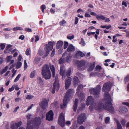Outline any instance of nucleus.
<instances>
[{"label":"nucleus","mask_w":129,"mask_h":129,"mask_svg":"<svg viewBox=\"0 0 129 129\" xmlns=\"http://www.w3.org/2000/svg\"><path fill=\"white\" fill-rule=\"evenodd\" d=\"M104 100L106 103V106L103 105L100 102H94L92 97L89 96L88 97L86 100V105L87 106L90 105L89 107V109L91 111H92L94 109L100 111L104 109L107 110L111 113H113L114 112V110L111 102V96L108 92H105L104 96Z\"/></svg>","instance_id":"nucleus-1"},{"label":"nucleus","mask_w":129,"mask_h":129,"mask_svg":"<svg viewBox=\"0 0 129 129\" xmlns=\"http://www.w3.org/2000/svg\"><path fill=\"white\" fill-rule=\"evenodd\" d=\"M74 92V90L73 89H70L68 91L63 99V103L60 105L61 108H64L66 107L68 102L72 98Z\"/></svg>","instance_id":"nucleus-2"},{"label":"nucleus","mask_w":129,"mask_h":129,"mask_svg":"<svg viewBox=\"0 0 129 129\" xmlns=\"http://www.w3.org/2000/svg\"><path fill=\"white\" fill-rule=\"evenodd\" d=\"M42 73L43 77L45 79H49L51 78V74L48 65H45L42 68Z\"/></svg>","instance_id":"nucleus-3"},{"label":"nucleus","mask_w":129,"mask_h":129,"mask_svg":"<svg viewBox=\"0 0 129 129\" xmlns=\"http://www.w3.org/2000/svg\"><path fill=\"white\" fill-rule=\"evenodd\" d=\"M72 56L71 54H68L66 52L62 55V57L59 60V63L60 64L62 63L65 62H70L71 60Z\"/></svg>","instance_id":"nucleus-4"},{"label":"nucleus","mask_w":129,"mask_h":129,"mask_svg":"<svg viewBox=\"0 0 129 129\" xmlns=\"http://www.w3.org/2000/svg\"><path fill=\"white\" fill-rule=\"evenodd\" d=\"M53 44H55L54 42H50L48 43V44H46L45 45V53L43 56L44 58L46 57L49 53L50 50H51L53 48Z\"/></svg>","instance_id":"nucleus-5"},{"label":"nucleus","mask_w":129,"mask_h":129,"mask_svg":"<svg viewBox=\"0 0 129 129\" xmlns=\"http://www.w3.org/2000/svg\"><path fill=\"white\" fill-rule=\"evenodd\" d=\"M71 73V69L69 68L66 72V75L68 78L66 79L65 82V87L66 89H68L71 83L72 79L69 77Z\"/></svg>","instance_id":"nucleus-6"},{"label":"nucleus","mask_w":129,"mask_h":129,"mask_svg":"<svg viewBox=\"0 0 129 129\" xmlns=\"http://www.w3.org/2000/svg\"><path fill=\"white\" fill-rule=\"evenodd\" d=\"M101 89V87L97 86L95 88H91L89 89L91 93L93 94L95 97L98 98L99 96L100 93Z\"/></svg>","instance_id":"nucleus-7"},{"label":"nucleus","mask_w":129,"mask_h":129,"mask_svg":"<svg viewBox=\"0 0 129 129\" xmlns=\"http://www.w3.org/2000/svg\"><path fill=\"white\" fill-rule=\"evenodd\" d=\"M86 119V115L85 114L82 113L78 116L77 118V122L80 124H82L84 122Z\"/></svg>","instance_id":"nucleus-8"},{"label":"nucleus","mask_w":129,"mask_h":129,"mask_svg":"<svg viewBox=\"0 0 129 129\" xmlns=\"http://www.w3.org/2000/svg\"><path fill=\"white\" fill-rule=\"evenodd\" d=\"M58 76L56 75L55 80V82L53 84V87L52 92L53 93H54L55 92V89H56L57 91L58 90L59 86V81L58 80Z\"/></svg>","instance_id":"nucleus-9"},{"label":"nucleus","mask_w":129,"mask_h":129,"mask_svg":"<svg viewBox=\"0 0 129 129\" xmlns=\"http://www.w3.org/2000/svg\"><path fill=\"white\" fill-rule=\"evenodd\" d=\"M58 122L59 124L62 127L65 125V119L64 115L62 113H61L59 115Z\"/></svg>","instance_id":"nucleus-10"},{"label":"nucleus","mask_w":129,"mask_h":129,"mask_svg":"<svg viewBox=\"0 0 129 129\" xmlns=\"http://www.w3.org/2000/svg\"><path fill=\"white\" fill-rule=\"evenodd\" d=\"M112 85H113L112 83L110 82L105 83L103 85L102 88V90L104 91L106 90H109Z\"/></svg>","instance_id":"nucleus-11"},{"label":"nucleus","mask_w":129,"mask_h":129,"mask_svg":"<svg viewBox=\"0 0 129 129\" xmlns=\"http://www.w3.org/2000/svg\"><path fill=\"white\" fill-rule=\"evenodd\" d=\"M22 122L19 121L18 122L15 123L14 122H12L11 123V129H16L20 126L22 124Z\"/></svg>","instance_id":"nucleus-12"},{"label":"nucleus","mask_w":129,"mask_h":129,"mask_svg":"<svg viewBox=\"0 0 129 129\" xmlns=\"http://www.w3.org/2000/svg\"><path fill=\"white\" fill-rule=\"evenodd\" d=\"M60 74L62 76V79L64 80L66 77L65 70L64 66L62 65H61L60 69Z\"/></svg>","instance_id":"nucleus-13"},{"label":"nucleus","mask_w":129,"mask_h":129,"mask_svg":"<svg viewBox=\"0 0 129 129\" xmlns=\"http://www.w3.org/2000/svg\"><path fill=\"white\" fill-rule=\"evenodd\" d=\"M39 105L43 109L46 108L48 105V102L47 99H43L41 102L40 103Z\"/></svg>","instance_id":"nucleus-14"},{"label":"nucleus","mask_w":129,"mask_h":129,"mask_svg":"<svg viewBox=\"0 0 129 129\" xmlns=\"http://www.w3.org/2000/svg\"><path fill=\"white\" fill-rule=\"evenodd\" d=\"M53 113L52 111L50 110L46 114V119L49 121H52L53 118Z\"/></svg>","instance_id":"nucleus-15"},{"label":"nucleus","mask_w":129,"mask_h":129,"mask_svg":"<svg viewBox=\"0 0 129 129\" xmlns=\"http://www.w3.org/2000/svg\"><path fill=\"white\" fill-rule=\"evenodd\" d=\"M77 66L78 69L80 70H83V69L81 68V67H84L83 66L84 65L85 63V61L84 60H81L80 61H77Z\"/></svg>","instance_id":"nucleus-16"},{"label":"nucleus","mask_w":129,"mask_h":129,"mask_svg":"<svg viewBox=\"0 0 129 129\" xmlns=\"http://www.w3.org/2000/svg\"><path fill=\"white\" fill-rule=\"evenodd\" d=\"M33 122L35 126H36L37 128L41 124L40 118L39 117L36 118Z\"/></svg>","instance_id":"nucleus-17"},{"label":"nucleus","mask_w":129,"mask_h":129,"mask_svg":"<svg viewBox=\"0 0 129 129\" xmlns=\"http://www.w3.org/2000/svg\"><path fill=\"white\" fill-rule=\"evenodd\" d=\"M120 113L121 114H124L128 111V110L127 108L121 106L119 109Z\"/></svg>","instance_id":"nucleus-18"},{"label":"nucleus","mask_w":129,"mask_h":129,"mask_svg":"<svg viewBox=\"0 0 129 129\" xmlns=\"http://www.w3.org/2000/svg\"><path fill=\"white\" fill-rule=\"evenodd\" d=\"M12 49V46L11 45H8L6 47V49L4 51V53L6 54L9 53Z\"/></svg>","instance_id":"nucleus-19"},{"label":"nucleus","mask_w":129,"mask_h":129,"mask_svg":"<svg viewBox=\"0 0 129 129\" xmlns=\"http://www.w3.org/2000/svg\"><path fill=\"white\" fill-rule=\"evenodd\" d=\"M75 50L74 46L71 44H69L67 50L69 52H71L74 51Z\"/></svg>","instance_id":"nucleus-20"},{"label":"nucleus","mask_w":129,"mask_h":129,"mask_svg":"<svg viewBox=\"0 0 129 129\" xmlns=\"http://www.w3.org/2000/svg\"><path fill=\"white\" fill-rule=\"evenodd\" d=\"M84 56V54L82 52L80 51H76L75 57L76 58H79L80 57H83Z\"/></svg>","instance_id":"nucleus-21"},{"label":"nucleus","mask_w":129,"mask_h":129,"mask_svg":"<svg viewBox=\"0 0 129 129\" xmlns=\"http://www.w3.org/2000/svg\"><path fill=\"white\" fill-rule=\"evenodd\" d=\"M95 64L94 62H92L90 63L89 67L88 69V71H91L94 69L95 67Z\"/></svg>","instance_id":"nucleus-22"},{"label":"nucleus","mask_w":129,"mask_h":129,"mask_svg":"<svg viewBox=\"0 0 129 129\" xmlns=\"http://www.w3.org/2000/svg\"><path fill=\"white\" fill-rule=\"evenodd\" d=\"M50 68L52 72V76L54 77L55 76V68L53 65H50Z\"/></svg>","instance_id":"nucleus-23"},{"label":"nucleus","mask_w":129,"mask_h":129,"mask_svg":"<svg viewBox=\"0 0 129 129\" xmlns=\"http://www.w3.org/2000/svg\"><path fill=\"white\" fill-rule=\"evenodd\" d=\"M78 102V100L77 99H76L74 102V104L73 105V109L75 111L76 110L77 107V104Z\"/></svg>","instance_id":"nucleus-24"},{"label":"nucleus","mask_w":129,"mask_h":129,"mask_svg":"<svg viewBox=\"0 0 129 129\" xmlns=\"http://www.w3.org/2000/svg\"><path fill=\"white\" fill-rule=\"evenodd\" d=\"M115 121L117 124V129H122L121 124H120L119 121L116 119H115Z\"/></svg>","instance_id":"nucleus-25"},{"label":"nucleus","mask_w":129,"mask_h":129,"mask_svg":"<svg viewBox=\"0 0 129 129\" xmlns=\"http://www.w3.org/2000/svg\"><path fill=\"white\" fill-rule=\"evenodd\" d=\"M85 95L84 93H81L79 95V97L81 101H83L85 100Z\"/></svg>","instance_id":"nucleus-26"},{"label":"nucleus","mask_w":129,"mask_h":129,"mask_svg":"<svg viewBox=\"0 0 129 129\" xmlns=\"http://www.w3.org/2000/svg\"><path fill=\"white\" fill-rule=\"evenodd\" d=\"M12 58V56H8L6 58V60L7 62L10 61L11 63H13L14 62V60H11Z\"/></svg>","instance_id":"nucleus-27"},{"label":"nucleus","mask_w":129,"mask_h":129,"mask_svg":"<svg viewBox=\"0 0 129 129\" xmlns=\"http://www.w3.org/2000/svg\"><path fill=\"white\" fill-rule=\"evenodd\" d=\"M96 18L98 20L101 19L104 20H105L106 18V17L102 15H97L96 16Z\"/></svg>","instance_id":"nucleus-28"},{"label":"nucleus","mask_w":129,"mask_h":129,"mask_svg":"<svg viewBox=\"0 0 129 129\" xmlns=\"http://www.w3.org/2000/svg\"><path fill=\"white\" fill-rule=\"evenodd\" d=\"M63 44V42L61 41H59L57 42L56 44L57 48L59 49L61 47Z\"/></svg>","instance_id":"nucleus-29"},{"label":"nucleus","mask_w":129,"mask_h":129,"mask_svg":"<svg viewBox=\"0 0 129 129\" xmlns=\"http://www.w3.org/2000/svg\"><path fill=\"white\" fill-rule=\"evenodd\" d=\"M83 88V86L82 84H79V85L78 87L77 88V94H78L79 92H80V91Z\"/></svg>","instance_id":"nucleus-30"},{"label":"nucleus","mask_w":129,"mask_h":129,"mask_svg":"<svg viewBox=\"0 0 129 129\" xmlns=\"http://www.w3.org/2000/svg\"><path fill=\"white\" fill-rule=\"evenodd\" d=\"M74 84L75 85L79 83V82L77 77H74Z\"/></svg>","instance_id":"nucleus-31"},{"label":"nucleus","mask_w":129,"mask_h":129,"mask_svg":"<svg viewBox=\"0 0 129 129\" xmlns=\"http://www.w3.org/2000/svg\"><path fill=\"white\" fill-rule=\"evenodd\" d=\"M12 53H14L13 57H16L18 54V51L16 49L13 50L12 52Z\"/></svg>","instance_id":"nucleus-32"},{"label":"nucleus","mask_w":129,"mask_h":129,"mask_svg":"<svg viewBox=\"0 0 129 129\" xmlns=\"http://www.w3.org/2000/svg\"><path fill=\"white\" fill-rule=\"evenodd\" d=\"M38 79L40 85L41 86H43L44 85V83L42 78H39Z\"/></svg>","instance_id":"nucleus-33"},{"label":"nucleus","mask_w":129,"mask_h":129,"mask_svg":"<svg viewBox=\"0 0 129 129\" xmlns=\"http://www.w3.org/2000/svg\"><path fill=\"white\" fill-rule=\"evenodd\" d=\"M41 8L42 12L44 13V10L46 9V6L44 5H43L41 6Z\"/></svg>","instance_id":"nucleus-34"},{"label":"nucleus","mask_w":129,"mask_h":129,"mask_svg":"<svg viewBox=\"0 0 129 129\" xmlns=\"http://www.w3.org/2000/svg\"><path fill=\"white\" fill-rule=\"evenodd\" d=\"M101 69V67L99 65H97L95 68V70L98 71H100Z\"/></svg>","instance_id":"nucleus-35"},{"label":"nucleus","mask_w":129,"mask_h":129,"mask_svg":"<svg viewBox=\"0 0 129 129\" xmlns=\"http://www.w3.org/2000/svg\"><path fill=\"white\" fill-rule=\"evenodd\" d=\"M36 72L35 71H33L31 73L30 75V77L32 78L34 77L35 75Z\"/></svg>","instance_id":"nucleus-36"},{"label":"nucleus","mask_w":129,"mask_h":129,"mask_svg":"<svg viewBox=\"0 0 129 129\" xmlns=\"http://www.w3.org/2000/svg\"><path fill=\"white\" fill-rule=\"evenodd\" d=\"M21 75L20 74H19L16 77L15 79H14V82H16L18 81L19 78H20Z\"/></svg>","instance_id":"nucleus-37"},{"label":"nucleus","mask_w":129,"mask_h":129,"mask_svg":"<svg viewBox=\"0 0 129 129\" xmlns=\"http://www.w3.org/2000/svg\"><path fill=\"white\" fill-rule=\"evenodd\" d=\"M41 58L40 57H37L36 58L34 61V62L35 63H38L40 60Z\"/></svg>","instance_id":"nucleus-38"},{"label":"nucleus","mask_w":129,"mask_h":129,"mask_svg":"<svg viewBox=\"0 0 129 129\" xmlns=\"http://www.w3.org/2000/svg\"><path fill=\"white\" fill-rule=\"evenodd\" d=\"M67 38L68 39L71 40L74 38V36L73 35H68L67 36Z\"/></svg>","instance_id":"nucleus-39"},{"label":"nucleus","mask_w":129,"mask_h":129,"mask_svg":"<svg viewBox=\"0 0 129 129\" xmlns=\"http://www.w3.org/2000/svg\"><path fill=\"white\" fill-rule=\"evenodd\" d=\"M34 96L31 94L27 95L26 98V99L29 100L31 99L34 97Z\"/></svg>","instance_id":"nucleus-40"},{"label":"nucleus","mask_w":129,"mask_h":129,"mask_svg":"<svg viewBox=\"0 0 129 129\" xmlns=\"http://www.w3.org/2000/svg\"><path fill=\"white\" fill-rule=\"evenodd\" d=\"M15 86V84L13 85L11 88H9L8 90L10 92H11L14 89Z\"/></svg>","instance_id":"nucleus-41"},{"label":"nucleus","mask_w":129,"mask_h":129,"mask_svg":"<svg viewBox=\"0 0 129 129\" xmlns=\"http://www.w3.org/2000/svg\"><path fill=\"white\" fill-rule=\"evenodd\" d=\"M21 65L22 63L21 62L19 61L17 63L16 65V68L17 69H18L21 66Z\"/></svg>","instance_id":"nucleus-42"},{"label":"nucleus","mask_w":129,"mask_h":129,"mask_svg":"<svg viewBox=\"0 0 129 129\" xmlns=\"http://www.w3.org/2000/svg\"><path fill=\"white\" fill-rule=\"evenodd\" d=\"M126 120L124 119H123L121 121V122L123 126H125V124L126 122Z\"/></svg>","instance_id":"nucleus-43"},{"label":"nucleus","mask_w":129,"mask_h":129,"mask_svg":"<svg viewBox=\"0 0 129 129\" xmlns=\"http://www.w3.org/2000/svg\"><path fill=\"white\" fill-rule=\"evenodd\" d=\"M66 23V21L64 20L60 21L59 22V23L60 25L63 26Z\"/></svg>","instance_id":"nucleus-44"},{"label":"nucleus","mask_w":129,"mask_h":129,"mask_svg":"<svg viewBox=\"0 0 129 129\" xmlns=\"http://www.w3.org/2000/svg\"><path fill=\"white\" fill-rule=\"evenodd\" d=\"M78 126L76 124V122H75L72 127V128L73 129H76V128Z\"/></svg>","instance_id":"nucleus-45"},{"label":"nucleus","mask_w":129,"mask_h":129,"mask_svg":"<svg viewBox=\"0 0 129 129\" xmlns=\"http://www.w3.org/2000/svg\"><path fill=\"white\" fill-rule=\"evenodd\" d=\"M82 46H84L85 45V42L83 39H81V42L79 43Z\"/></svg>","instance_id":"nucleus-46"},{"label":"nucleus","mask_w":129,"mask_h":129,"mask_svg":"<svg viewBox=\"0 0 129 129\" xmlns=\"http://www.w3.org/2000/svg\"><path fill=\"white\" fill-rule=\"evenodd\" d=\"M85 107V104L84 103H82L80 105V107L79 108V109L80 108V109H82L84 108Z\"/></svg>","instance_id":"nucleus-47"},{"label":"nucleus","mask_w":129,"mask_h":129,"mask_svg":"<svg viewBox=\"0 0 129 129\" xmlns=\"http://www.w3.org/2000/svg\"><path fill=\"white\" fill-rule=\"evenodd\" d=\"M64 48L65 49L68 46V43L67 42H64Z\"/></svg>","instance_id":"nucleus-48"},{"label":"nucleus","mask_w":129,"mask_h":129,"mask_svg":"<svg viewBox=\"0 0 129 129\" xmlns=\"http://www.w3.org/2000/svg\"><path fill=\"white\" fill-rule=\"evenodd\" d=\"M38 54L39 55H42L43 54V51L41 49H39V50Z\"/></svg>","instance_id":"nucleus-49"},{"label":"nucleus","mask_w":129,"mask_h":129,"mask_svg":"<svg viewBox=\"0 0 129 129\" xmlns=\"http://www.w3.org/2000/svg\"><path fill=\"white\" fill-rule=\"evenodd\" d=\"M9 68V67L8 66H6L5 68L3 70L2 72V73H4L5 72H6L8 69Z\"/></svg>","instance_id":"nucleus-50"},{"label":"nucleus","mask_w":129,"mask_h":129,"mask_svg":"<svg viewBox=\"0 0 129 129\" xmlns=\"http://www.w3.org/2000/svg\"><path fill=\"white\" fill-rule=\"evenodd\" d=\"M110 120V118L109 117H107L105 119V122L106 123H108Z\"/></svg>","instance_id":"nucleus-51"},{"label":"nucleus","mask_w":129,"mask_h":129,"mask_svg":"<svg viewBox=\"0 0 129 129\" xmlns=\"http://www.w3.org/2000/svg\"><path fill=\"white\" fill-rule=\"evenodd\" d=\"M77 12L78 13H83L84 12V11H83V10L81 9H79L77 11Z\"/></svg>","instance_id":"nucleus-52"},{"label":"nucleus","mask_w":129,"mask_h":129,"mask_svg":"<svg viewBox=\"0 0 129 129\" xmlns=\"http://www.w3.org/2000/svg\"><path fill=\"white\" fill-rule=\"evenodd\" d=\"M79 21V19L77 17H76L75 20V24H77L78 23Z\"/></svg>","instance_id":"nucleus-53"},{"label":"nucleus","mask_w":129,"mask_h":129,"mask_svg":"<svg viewBox=\"0 0 129 129\" xmlns=\"http://www.w3.org/2000/svg\"><path fill=\"white\" fill-rule=\"evenodd\" d=\"M21 29L20 27H16L14 28L13 29L14 30H21Z\"/></svg>","instance_id":"nucleus-54"},{"label":"nucleus","mask_w":129,"mask_h":129,"mask_svg":"<svg viewBox=\"0 0 129 129\" xmlns=\"http://www.w3.org/2000/svg\"><path fill=\"white\" fill-rule=\"evenodd\" d=\"M4 61V59L3 57H0V64H2Z\"/></svg>","instance_id":"nucleus-55"},{"label":"nucleus","mask_w":129,"mask_h":129,"mask_svg":"<svg viewBox=\"0 0 129 129\" xmlns=\"http://www.w3.org/2000/svg\"><path fill=\"white\" fill-rule=\"evenodd\" d=\"M1 48L3 50L5 48V45L4 43H2L0 45Z\"/></svg>","instance_id":"nucleus-56"},{"label":"nucleus","mask_w":129,"mask_h":129,"mask_svg":"<svg viewBox=\"0 0 129 129\" xmlns=\"http://www.w3.org/2000/svg\"><path fill=\"white\" fill-rule=\"evenodd\" d=\"M85 16L87 17H91L90 15L87 12H86L85 14Z\"/></svg>","instance_id":"nucleus-57"},{"label":"nucleus","mask_w":129,"mask_h":129,"mask_svg":"<svg viewBox=\"0 0 129 129\" xmlns=\"http://www.w3.org/2000/svg\"><path fill=\"white\" fill-rule=\"evenodd\" d=\"M122 104L123 105H126L129 107V103L127 102H123L122 103Z\"/></svg>","instance_id":"nucleus-58"},{"label":"nucleus","mask_w":129,"mask_h":129,"mask_svg":"<svg viewBox=\"0 0 129 129\" xmlns=\"http://www.w3.org/2000/svg\"><path fill=\"white\" fill-rule=\"evenodd\" d=\"M27 65L26 62V60H24V68L25 69L27 68Z\"/></svg>","instance_id":"nucleus-59"},{"label":"nucleus","mask_w":129,"mask_h":129,"mask_svg":"<svg viewBox=\"0 0 129 129\" xmlns=\"http://www.w3.org/2000/svg\"><path fill=\"white\" fill-rule=\"evenodd\" d=\"M122 5L124 6L125 7H127V5L126 2L124 1H123L122 3Z\"/></svg>","instance_id":"nucleus-60"},{"label":"nucleus","mask_w":129,"mask_h":129,"mask_svg":"<svg viewBox=\"0 0 129 129\" xmlns=\"http://www.w3.org/2000/svg\"><path fill=\"white\" fill-rule=\"evenodd\" d=\"M95 33V32H88L87 33V34L88 36H90L91 35H93Z\"/></svg>","instance_id":"nucleus-61"},{"label":"nucleus","mask_w":129,"mask_h":129,"mask_svg":"<svg viewBox=\"0 0 129 129\" xmlns=\"http://www.w3.org/2000/svg\"><path fill=\"white\" fill-rule=\"evenodd\" d=\"M50 12L52 14H54L55 13V10L52 8H51L50 10Z\"/></svg>","instance_id":"nucleus-62"},{"label":"nucleus","mask_w":129,"mask_h":129,"mask_svg":"<svg viewBox=\"0 0 129 129\" xmlns=\"http://www.w3.org/2000/svg\"><path fill=\"white\" fill-rule=\"evenodd\" d=\"M26 55H28L30 54V50L29 49L26 50Z\"/></svg>","instance_id":"nucleus-63"},{"label":"nucleus","mask_w":129,"mask_h":129,"mask_svg":"<svg viewBox=\"0 0 129 129\" xmlns=\"http://www.w3.org/2000/svg\"><path fill=\"white\" fill-rule=\"evenodd\" d=\"M129 80V77L127 76L125 78L124 80L125 82H127Z\"/></svg>","instance_id":"nucleus-64"}]
</instances>
